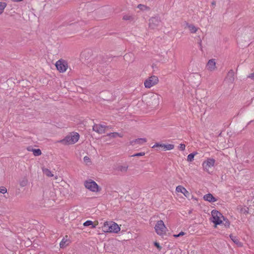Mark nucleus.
<instances>
[{
  "label": "nucleus",
  "mask_w": 254,
  "mask_h": 254,
  "mask_svg": "<svg viewBox=\"0 0 254 254\" xmlns=\"http://www.w3.org/2000/svg\"><path fill=\"white\" fill-rule=\"evenodd\" d=\"M103 231L105 233H118L121 230L119 226L114 222H105L102 227Z\"/></svg>",
  "instance_id": "nucleus-1"
},
{
  "label": "nucleus",
  "mask_w": 254,
  "mask_h": 254,
  "mask_svg": "<svg viewBox=\"0 0 254 254\" xmlns=\"http://www.w3.org/2000/svg\"><path fill=\"white\" fill-rule=\"evenodd\" d=\"M79 138V134L73 132L70 134L67 135L64 139L60 140V142L64 145L73 144L77 142Z\"/></svg>",
  "instance_id": "nucleus-2"
},
{
  "label": "nucleus",
  "mask_w": 254,
  "mask_h": 254,
  "mask_svg": "<svg viewBox=\"0 0 254 254\" xmlns=\"http://www.w3.org/2000/svg\"><path fill=\"white\" fill-rule=\"evenodd\" d=\"M212 222L216 225H220L222 223V219L224 216L222 214L216 210H213L211 211Z\"/></svg>",
  "instance_id": "nucleus-3"
},
{
  "label": "nucleus",
  "mask_w": 254,
  "mask_h": 254,
  "mask_svg": "<svg viewBox=\"0 0 254 254\" xmlns=\"http://www.w3.org/2000/svg\"><path fill=\"white\" fill-rule=\"evenodd\" d=\"M85 187L93 192H98L100 190L97 184L92 180H88L84 182Z\"/></svg>",
  "instance_id": "nucleus-4"
},
{
  "label": "nucleus",
  "mask_w": 254,
  "mask_h": 254,
  "mask_svg": "<svg viewBox=\"0 0 254 254\" xmlns=\"http://www.w3.org/2000/svg\"><path fill=\"white\" fill-rule=\"evenodd\" d=\"M155 230L159 235H163L166 233L167 228L162 220L158 221L155 226Z\"/></svg>",
  "instance_id": "nucleus-5"
},
{
  "label": "nucleus",
  "mask_w": 254,
  "mask_h": 254,
  "mask_svg": "<svg viewBox=\"0 0 254 254\" xmlns=\"http://www.w3.org/2000/svg\"><path fill=\"white\" fill-rule=\"evenodd\" d=\"M215 163V160L213 158H207L202 163L203 170L210 173V169L213 167Z\"/></svg>",
  "instance_id": "nucleus-6"
},
{
  "label": "nucleus",
  "mask_w": 254,
  "mask_h": 254,
  "mask_svg": "<svg viewBox=\"0 0 254 254\" xmlns=\"http://www.w3.org/2000/svg\"><path fill=\"white\" fill-rule=\"evenodd\" d=\"M158 81V77L155 75H153L145 80L144 84L146 88H150L156 85Z\"/></svg>",
  "instance_id": "nucleus-7"
},
{
  "label": "nucleus",
  "mask_w": 254,
  "mask_h": 254,
  "mask_svg": "<svg viewBox=\"0 0 254 254\" xmlns=\"http://www.w3.org/2000/svg\"><path fill=\"white\" fill-rule=\"evenodd\" d=\"M108 128H111V127L101 124H95L92 127L93 130L99 134L105 133Z\"/></svg>",
  "instance_id": "nucleus-8"
},
{
  "label": "nucleus",
  "mask_w": 254,
  "mask_h": 254,
  "mask_svg": "<svg viewBox=\"0 0 254 254\" xmlns=\"http://www.w3.org/2000/svg\"><path fill=\"white\" fill-rule=\"evenodd\" d=\"M55 65L57 67V69L60 72H65L67 68V64L65 61L64 60H60L56 62Z\"/></svg>",
  "instance_id": "nucleus-9"
},
{
  "label": "nucleus",
  "mask_w": 254,
  "mask_h": 254,
  "mask_svg": "<svg viewBox=\"0 0 254 254\" xmlns=\"http://www.w3.org/2000/svg\"><path fill=\"white\" fill-rule=\"evenodd\" d=\"M160 20L158 17H152L149 19V26L151 29H155L159 26Z\"/></svg>",
  "instance_id": "nucleus-10"
},
{
  "label": "nucleus",
  "mask_w": 254,
  "mask_h": 254,
  "mask_svg": "<svg viewBox=\"0 0 254 254\" xmlns=\"http://www.w3.org/2000/svg\"><path fill=\"white\" fill-rule=\"evenodd\" d=\"M155 147H161L164 150H170L174 148V145L171 144H159L158 143H156L152 146V148H154Z\"/></svg>",
  "instance_id": "nucleus-11"
},
{
  "label": "nucleus",
  "mask_w": 254,
  "mask_h": 254,
  "mask_svg": "<svg viewBox=\"0 0 254 254\" xmlns=\"http://www.w3.org/2000/svg\"><path fill=\"white\" fill-rule=\"evenodd\" d=\"M70 243V241L68 236L66 235L63 238L60 243V247L61 249H64L68 246Z\"/></svg>",
  "instance_id": "nucleus-12"
},
{
  "label": "nucleus",
  "mask_w": 254,
  "mask_h": 254,
  "mask_svg": "<svg viewBox=\"0 0 254 254\" xmlns=\"http://www.w3.org/2000/svg\"><path fill=\"white\" fill-rule=\"evenodd\" d=\"M206 68L210 71H213L216 69V67L215 59H211L208 61L206 65Z\"/></svg>",
  "instance_id": "nucleus-13"
},
{
  "label": "nucleus",
  "mask_w": 254,
  "mask_h": 254,
  "mask_svg": "<svg viewBox=\"0 0 254 254\" xmlns=\"http://www.w3.org/2000/svg\"><path fill=\"white\" fill-rule=\"evenodd\" d=\"M147 141L146 139L145 138H140L135 139L132 140H131L129 142L130 145H134L135 144H142L145 143Z\"/></svg>",
  "instance_id": "nucleus-14"
},
{
  "label": "nucleus",
  "mask_w": 254,
  "mask_h": 254,
  "mask_svg": "<svg viewBox=\"0 0 254 254\" xmlns=\"http://www.w3.org/2000/svg\"><path fill=\"white\" fill-rule=\"evenodd\" d=\"M176 191L178 192H181L186 197L190 195V192L183 186H178L176 187Z\"/></svg>",
  "instance_id": "nucleus-15"
},
{
  "label": "nucleus",
  "mask_w": 254,
  "mask_h": 254,
  "mask_svg": "<svg viewBox=\"0 0 254 254\" xmlns=\"http://www.w3.org/2000/svg\"><path fill=\"white\" fill-rule=\"evenodd\" d=\"M203 198L205 200L210 202H214L217 201V199L215 198L211 193H208L204 195Z\"/></svg>",
  "instance_id": "nucleus-16"
},
{
  "label": "nucleus",
  "mask_w": 254,
  "mask_h": 254,
  "mask_svg": "<svg viewBox=\"0 0 254 254\" xmlns=\"http://www.w3.org/2000/svg\"><path fill=\"white\" fill-rule=\"evenodd\" d=\"M19 184L20 187H24L27 186L28 180L26 177H24L19 180Z\"/></svg>",
  "instance_id": "nucleus-17"
},
{
  "label": "nucleus",
  "mask_w": 254,
  "mask_h": 254,
  "mask_svg": "<svg viewBox=\"0 0 254 254\" xmlns=\"http://www.w3.org/2000/svg\"><path fill=\"white\" fill-rule=\"evenodd\" d=\"M228 79L230 82L233 83L235 80L234 72L232 69H231L228 73Z\"/></svg>",
  "instance_id": "nucleus-18"
},
{
  "label": "nucleus",
  "mask_w": 254,
  "mask_h": 254,
  "mask_svg": "<svg viewBox=\"0 0 254 254\" xmlns=\"http://www.w3.org/2000/svg\"><path fill=\"white\" fill-rule=\"evenodd\" d=\"M186 24L191 33H195L197 31V28L194 25L189 24L188 23H187Z\"/></svg>",
  "instance_id": "nucleus-19"
},
{
  "label": "nucleus",
  "mask_w": 254,
  "mask_h": 254,
  "mask_svg": "<svg viewBox=\"0 0 254 254\" xmlns=\"http://www.w3.org/2000/svg\"><path fill=\"white\" fill-rule=\"evenodd\" d=\"M42 171L43 173L48 177H51L54 176L53 174H52L51 171L47 168H43Z\"/></svg>",
  "instance_id": "nucleus-20"
},
{
  "label": "nucleus",
  "mask_w": 254,
  "mask_h": 254,
  "mask_svg": "<svg viewBox=\"0 0 254 254\" xmlns=\"http://www.w3.org/2000/svg\"><path fill=\"white\" fill-rule=\"evenodd\" d=\"M230 237L231 239L237 245L239 246H242L241 243L239 241V240L236 238V237L233 236L232 235H230Z\"/></svg>",
  "instance_id": "nucleus-21"
},
{
  "label": "nucleus",
  "mask_w": 254,
  "mask_h": 254,
  "mask_svg": "<svg viewBox=\"0 0 254 254\" xmlns=\"http://www.w3.org/2000/svg\"><path fill=\"white\" fill-rule=\"evenodd\" d=\"M197 154V152H193L192 153L190 154L187 157V161L188 162H192L193 160L194 157L195 155Z\"/></svg>",
  "instance_id": "nucleus-22"
},
{
  "label": "nucleus",
  "mask_w": 254,
  "mask_h": 254,
  "mask_svg": "<svg viewBox=\"0 0 254 254\" xmlns=\"http://www.w3.org/2000/svg\"><path fill=\"white\" fill-rule=\"evenodd\" d=\"M92 226V228H96V225H93V222L91 220H87L83 223L84 226Z\"/></svg>",
  "instance_id": "nucleus-23"
},
{
  "label": "nucleus",
  "mask_w": 254,
  "mask_h": 254,
  "mask_svg": "<svg viewBox=\"0 0 254 254\" xmlns=\"http://www.w3.org/2000/svg\"><path fill=\"white\" fill-rule=\"evenodd\" d=\"M226 227H229L230 225V222L228 219L225 218L224 217L222 219V223Z\"/></svg>",
  "instance_id": "nucleus-24"
},
{
  "label": "nucleus",
  "mask_w": 254,
  "mask_h": 254,
  "mask_svg": "<svg viewBox=\"0 0 254 254\" xmlns=\"http://www.w3.org/2000/svg\"><path fill=\"white\" fill-rule=\"evenodd\" d=\"M7 4L5 2H0V14L2 13L4 8L6 7Z\"/></svg>",
  "instance_id": "nucleus-25"
},
{
  "label": "nucleus",
  "mask_w": 254,
  "mask_h": 254,
  "mask_svg": "<svg viewBox=\"0 0 254 254\" xmlns=\"http://www.w3.org/2000/svg\"><path fill=\"white\" fill-rule=\"evenodd\" d=\"M32 152L34 156H38L42 154V152L40 149H33Z\"/></svg>",
  "instance_id": "nucleus-26"
},
{
  "label": "nucleus",
  "mask_w": 254,
  "mask_h": 254,
  "mask_svg": "<svg viewBox=\"0 0 254 254\" xmlns=\"http://www.w3.org/2000/svg\"><path fill=\"white\" fill-rule=\"evenodd\" d=\"M137 7L141 10H148L149 9V7L141 4H138Z\"/></svg>",
  "instance_id": "nucleus-27"
},
{
  "label": "nucleus",
  "mask_w": 254,
  "mask_h": 254,
  "mask_svg": "<svg viewBox=\"0 0 254 254\" xmlns=\"http://www.w3.org/2000/svg\"><path fill=\"white\" fill-rule=\"evenodd\" d=\"M123 19L125 20H132L133 17L131 15L126 14L123 16Z\"/></svg>",
  "instance_id": "nucleus-28"
},
{
  "label": "nucleus",
  "mask_w": 254,
  "mask_h": 254,
  "mask_svg": "<svg viewBox=\"0 0 254 254\" xmlns=\"http://www.w3.org/2000/svg\"><path fill=\"white\" fill-rule=\"evenodd\" d=\"M118 135H119V133L115 132H111V133H108L107 134V136H109L112 138H116L117 137Z\"/></svg>",
  "instance_id": "nucleus-29"
},
{
  "label": "nucleus",
  "mask_w": 254,
  "mask_h": 254,
  "mask_svg": "<svg viewBox=\"0 0 254 254\" xmlns=\"http://www.w3.org/2000/svg\"><path fill=\"white\" fill-rule=\"evenodd\" d=\"M128 167L126 166H121L119 167V169L122 172H126L127 170Z\"/></svg>",
  "instance_id": "nucleus-30"
},
{
  "label": "nucleus",
  "mask_w": 254,
  "mask_h": 254,
  "mask_svg": "<svg viewBox=\"0 0 254 254\" xmlns=\"http://www.w3.org/2000/svg\"><path fill=\"white\" fill-rule=\"evenodd\" d=\"M144 155H145L144 152H140V153H137L134 154L132 155L131 156L132 157H139V156H144Z\"/></svg>",
  "instance_id": "nucleus-31"
},
{
  "label": "nucleus",
  "mask_w": 254,
  "mask_h": 254,
  "mask_svg": "<svg viewBox=\"0 0 254 254\" xmlns=\"http://www.w3.org/2000/svg\"><path fill=\"white\" fill-rule=\"evenodd\" d=\"M7 191L6 189L4 187H0V193L4 194Z\"/></svg>",
  "instance_id": "nucleus-32"
},
{
  "label": "nucleus",
  "mask_w": 254,
  "mask_h": 254,
  "mask_svg": "<svg viewBox=\"0 0 254 254\" xmlns=\"http://www.w3.org/2000/svg\"><path fill=\"white\" fill-rule=\"evenodd\" d=\"M186 145L184 144H180L179 146V149L182 151H184L185 149Z\"/></svg>",
  "instance_id": "nucleus-33"
},
{
  "label": "nucleus",
  "mask_w": 254,
  "mask_h": 254,
  "mask_svg": "<svg viewBox=\"0 0 254 254\" xmlns=\"http://www.w3.org/2000/svg\"><path fill=\"white\" fill-rule=\"evenodd\" d=\"M185 234V233L184 232H181L178 234H175L173 235V236L175 238H178L180 236H184Z\"/></svg>",
  "instance_id": "nucleus-34"
},
{
  "label": "nucleus",
  "mask_w": 254,
  "mask_h": 254,
  "mask_svg": "<svg viewBox=\"0 0 254 254\" xmlns=\"http://www.w3.org/2000/svg\"><path fill=\"white\" fill-rule=\"evenodd\" d=\"M84 161L87 164L90 162V159L88 156H85L83 158Z\"/></svg>",
  "instance_id": "nucleus-35"
},
{
  "label": "nucleus",
  "mask_w": 254,
  "mask_h": 254,
  "mask_svg": "<svg viewBox=\"0 0 254 254\" xmlns=\"http://www.w3.org/2000/svg\"><path fill=\"white\" fill-rule=\"evenodd\" d=\"M248 78H251V79L254 80V72L250 74L248 76Z\"/></svg>",
  "instance_id": "nucleus-36"
},
{
  "label": "nucleus",
  "mask_w": 254,
  "mask_h": 254,
  "mask_svg": "<svg viewBox=\"0 0 254 254\" xmlns=\"http://www.w3.org/2000/svg\"><path fill=\"white\" fill-rule=\"evenodd\" d=\"M248 208H243L241 209V211L242 212L246 214L248 213Z\"/></svg>",
  "instance_id": "nucleus-37"
},
{
  "label": "nucleus",
  "mask_w": 254,
  "mask_h": 254,
  "mask_svg": "<svg viewBox=\"0 0 254 254\" xmlns=\"http://www.w3.org/2000/svg\"><path fill=\"white\" fill-rule=\"evenodd\" d=\"M154 246L157 247L159 250L161 249V247L160 246L159 244L157 242L154 243Z\"/></svg>",
  "instance_id": "nucleus-38"
},
{
  "label": "nucleus",
  "mask_w": 254,
  "mask_h": 254,
  "mask_svg": "<svg viewBox=\"0 0 254 254\" xmlns=\"http://www.w3.org/2000/svg\"><path fill=\"white\" fill-rule=\"evenodd\" d=\"M14 2H20L22 1L23 0H12Z\"/></svg>",
  "instance_id": "nucleus-39"
},
{
  "label": "nucleus",
  "mask_w": 254,
  "mask_h": 254,
  "mask_svg": "<svg viewBox=\"0 0 254 254\" xmlns=\"http://www.w3.org/2000/svg\"><path fill=\"white\" fill-rule=\"evenodd\" d=\"M123 136V135L121 133H119V135H117V137H122Z\"/></svg>",
  "instance_id": "nucleus-40"
},
{
  "label": "nucleus",
  "mask_w": 254,
  "mask_h": 254,
  "mask_svg": "<svg viewBox=\"0 0 254 254\" xmlns=\"http://www.w3.org/2000/svg\"><path fill=\"white\" fill-rule=\"evenodd\" d=\"M158 100V96H154V100Z\"/></svg>",
  "instance_id": "nucleus-41"
},
{
  "label": "nucleus",
  "mask_w": 254,
  "mask_h": 254,
  "mask_svg": "<svg viewBox=\"0 0 254 254\" xmlns=\"http://www.w3.org/2000/svg\"><path fill=\"white\" fill-rule=\"evenodd\" d=\"M212 5H215V1H213V2H212Z\"/></svg>",
  "instance_id": "nucleus-42"
}]
</instances>
